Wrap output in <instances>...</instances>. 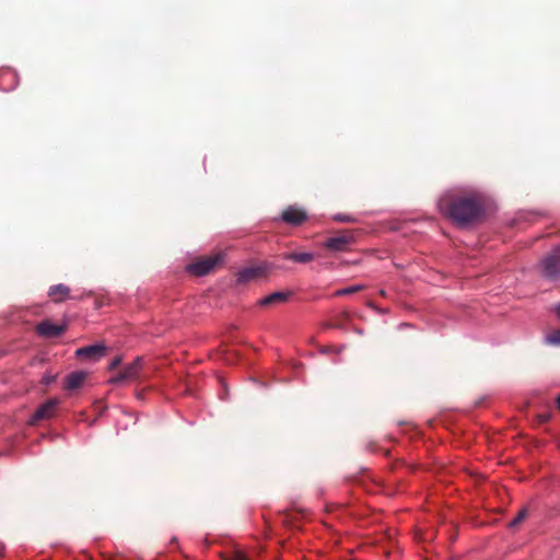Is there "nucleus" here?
<instances>
[{"mask_svg":"<svg viewBox=\"0 0 560 560\" xmlns=\"http://www.w3.org/2000/svg\"><path fill=\"white\" fill-rule=\"evenodd\" d=\"M436 206L458 228H467L487 215L493 206V198L485 188L457 185L446 189L438 198Z\"/></svg>","mask_w":560,"mask_h":560,"instance_id":"1","label":"nucleus"},{"mask_svg":"<svg viewBox=\"0 0 560 560\" xmlns=\"http://www.w3.org/2000/svg\"><path fill=\"white\" fill-rule=\"evenodd\" d=\"M540 269L544 278L558 281L560 279V255L553 249L551 254L541 259Z\"/></svg>","mask_w":560,"mask_h":560,"instance_id":"2","label":"nucleus"},{"mask_svg":"<svg viewBox=\"0 0 560 560\" xmlns=\"http://www.w3.org/2000/svg\"><path fill=\"white\" fill-rule=\"evenodd\" d=\"M219 261H220L219 256L208 257V258L188 264L185 267V270L188 273H191V275H195L198 277H202V276L210 273L214 269V267L219 264Z\"/></svg>","mask_w":560,"mask_h":560,"instance_id":"3","label":"nucleus"},{"mask_svg":"<svg viewBox=\"0 0 560 560\" xmlns=\"http://www.w3.org/2000/svg\"><path fill=\"white\" fill-rule=\"evenodd\" d=\"M307 218V212L296 206H289L280 217L283 222L294 226L301 225Z\"/></svg>","mask_w":560,"mask_h":560,"instance_id":"4","label":"nucleus"},{"mask_svg":"<svg viewBox=\"0 0 560 560\" xmlns=\"http://www.w3.org/2000/svg\"><path fill=\"white\" fill-rule=\"evenodd\" d=\"M353 242L352 235H337L327 238L324 246L335 253H345Z\"/></svg>","mask_w":560,"mask_h":560,"instance_id":"5","label":"nucleus"},{"mask_svg":"<svg viewBox=\"0 0 560 560\" xmlns=\"http://www.w3.org/2000/svg\"><path fill=\"white\" fill-rule=\"evenodd\" d=\"M106 347L102 343L89 345L85 347L78 348L75 350L77 358H89L97 361L105 355Z\"/></svg>","mask_w":560,"mask_h":560,"instance_id":"6","label":"nucleus"},{"mask_svg":"<svg viewBox=\"0 0 560 560\" xmlns=\"http://www.w3.org/2000/svg\"><path fill=\"white\" fill-rule=\"evenodd\" d=\"M66 329V325H57L50 320H43L37 324L36 331L45 338H54L60 336Z\"/></svg>","mask_w":560,"mask_h":560,"instance_id":"7","label":"nucleus"},{"mask_svg":"<svg viewBox=\"0 0 560 560\" xmlns=\"http://www.w3.org/2000/svg\"><path fill=\"white\" fill-rule=\"evenodd\" d=\"M58 405V400L55 398L46 400L44 404L38 406L31 418V423H35L40 420L49 419L54 415V410Z\"/></svg>","mask_w":560,"mask_h":560,"instance_id":"8","label":"nucleus"},{"mask_svg":"<svg viewBox=\"0 0 560 560\" xmlns=\"http://www.w3.org/2000/svg\"><path fill=\"white\" fill-rule=\"evenodd\" d=\"M18 73L9 68L0 69V91L9 92L18 86Z\"/></svg>","mask_w":560,"mask_h":560,"instance_id":"9","label":"nucleus"},{"mask_svg":"<svg viewBox=\"0 0 560 560\" xmlns=\"http://www.w3.org/2000/svg\"><path fill=\"white\" fill-rule=\"evenodd\" d=\"M265 268L266 267H258L257 265L242 268L237 271L235 281L237 284L248 283L254 279L258 278L259 276L264 275Z\"/></svg>","mask_w":560,"mask_h":560,"instance_id":"10","label":"nucleus"},{"mask_svg":"<svg viewBox=\"0 0 560 560\" xmlns=\"http://www.w3.org/2000/svg\"><path fill=\"white\" fill-rule=\"evenodd\" d=\"M48 295L52 298L55 303H61L66 300L73 299L70 294V288L63 283L49 287Z\"/></svg>","mask_w":560,"mask_h":560,"instance_id":"11","label":"nucleus"},{"mask_svg":"<svg viewBox=\"0 0 560 560\" xmlns=\"http://www.w3.org/2000/svg\"><path fill=\"white\" fill-rule=\"evenodd\" d=\"M143 368V358L137 357L131 363L124 368V371L129 380H137Z\"/></svg>","mask_w":560,"mask_h":560,"instance_id":"12","label":"nucleus"},{"mask_svg":"<svg viewBox=\"0 0 560 560\" xmlns=\"http://www.w3.org/2000/svg\"><path fill=\"white\" fill-rule=\"evenodd\" d=\"M85 376H86V372H84V371H74V372L69 373L66 376V388L68 390L77 389L78 387H80V385L84 381Z\"/></svg>","mask_w":560,"mask_h":560,"instance_id":"13","label":"nucleus"},{"mask_svg":"<svg viewBox=\"0 0 560 560\" xmlns=\"http://www.w3.org/2000/svg\"><path fill=\"white\" fill-rule=\"evenodd\" d=\"M282 258L285 260L293 261V262L307 264L314 259V254L311 252H304V253L292 252V253H284L282 255Z\"/></svg>","mask_w":560,"mask_h":560,"instance_id":"14","label":"nucleus"},{"mask_svg":"<svg viewBox=\"0 0 560 560\" xmlns=\"http://www.w3.org/2000/svg\"><path fill=\"white\" fill-rule=\"evenodd\" d=\"M289 295H290V292L276 291V292H272V293L264 296L259 301V304L261 306H267V305L273 304L276 302H283L289 298Z\"/></svg>","mask_w":560,"mask_h":560,"instance_id":"15","label":"nucleus"},{"mask_svg":"<svg viewBox=\"0 0 560 560\" xmlns=\"http://www.w3.org/2000/svg\"><path fill=\"white\" fill-rule=\"evenodd\" d=\"M544 341L546 345L560 347V330L548 334Z\"/></svg>","mask_w":560,"mask_h":560,"instance_id":"16","label":"nucleus"},{"mask_svg":"<svg viewBox=\"0 0 560 560\" xmlns=\"http://www.w3.org/2000/svg\"><path fill=\"white\" fill-rule=\"evenodd\" d=\"M332 220L340 223L357 222V218L351 214L336 213L332 215Z\"/></svg>","mask_w":560,"mask_h":560,"instance_id":"17","label":"nucleus"},{"mask_svg":"<svg viewBox=\"0 0 560 560\" xmlns=\"http://www.w3.org/2000/svg\"><path fill=\"white\" fill-rule=\"evenodd\" d=\"M363 287L360 285V284H355V285H350V287H347V288H343V289H339L336 291V295L337 296H341V295H348V294H352L359 290H361Z\"/></svg>","mask_w":560,"mask_h":560,"instance_id":"18","label":"nucleus"},{"mask_svg":"<svg viewBox=\"0 0 560 560\" xmlns=\"http://www.w3.org/2000/svg\"><path fill=\"white\" fill-rule=\"evenodd\" d=\"M526 514H527L526 509H522L518 512V514L510 522L509 526L510 527L517 526L525 518Z\"/></svg>","mask_w":560,"mask_h":560,"instance_id":"19","label":"nucleus"},{"mask_svg":"<svg viewBox=\"0 0 560 560\" xmlns=\"http://www.w3.org/2000/svg\"><path fill=\"white\" fill-rule=\"evenodd\" d=\"M230 560H253L249 555H247L243 550H236L233 552V555L230 557Z\"/></svg>","mask_w":560,"mask_h":560,"instance_id":"20","label":"nucleus"},{"mask_svg":"<svg viewBox=\"0 0 560 560\" xmlns=\"http://www.w3.org/2000/svg\"><path fill=\"white\" fill-rule=\"evenodd\" d=\"M126 381H129V378L127 377L125 371L122 370L120 373H118L117 375H115L114 377H112L109 380V383L110 384H120V383H124Z\"/></svg>","mask_w":560,"mask_h":560,"instance_id":"21","label":"nucleus"},{"mask_svg":"<svg viewBox=\"0 0 560 560\" xmlns=\"http://www.w3.org/2000/svg\"><path fill=\"white\" fill-rule=\"evenodd\" d=\"M56 375L51 373H45L42 377V383L46 386L51 385L56 381Z\"/></svg>","mask_w":560,"mask_h":560,"instance_id":"22","label":"nucleus"},{"mask_svg":"<svg viewBox=\"0 0 560 560\" xmlns=\"http://www.w3.org/2000/svg\"><path fill=\"white\" fill-rule=\"evenodd\" d=\"M121 362H122V358H121L120 355L115 357V358L110 361V363H109V365H108V369H109V370H114V369H116L117 366H119V365L121 364Z\"/></svg>","mask_w":560,"mask_h":560,"instance_id":"23","label":"nucleus"},{"mask_svg":"<svg viewBox=\"0 0 560 560\" xmlns=\"http://www.w3.org/2000/svg\"><path fill=\"white\" fill-rule=\"evenodd\" d=\"M257 266H258V267H266V268L264 269V273H265V272H267L268 270H271V269L276 268V265H275V264H272V262H267V261H264V262H261V264H259V265H257Z\"/></svg>","mask_w":560,"mask_h":560,"instance_id":"24","label":"nucleus"},{"mask_svg":"<svg viewBox=\"0 0 560 560\" xmlns=\"http://www.w3.org/2000/svg\"><path fill=\"white\" fill-rule=\"evenodd\" d=\"M368 306L373 308V310H375V311H377L378 313H385V310L376 307V305L373 302H369Z\"/></svg>","mask_w":560,"mask_h":560,"instance_id":"25","label":"nucleus"},{"mask_svg":"<svg viewBox=\"0 0 560 560\" xmlns=\"http://www.w3.org/2000/svg\"><path fill=\"white\" fill-rule=\"evenodd\" d=\"M553 310H555L556 314L558 315V317H560V302L555 305Z\"/></svg>","mask_w":560,"mask_h":560,"instance_id":"26","label":"nucleus"},{"mask_svg":"<svg viewBox=\"0 0 560 560\" xmlns=\"http://www.w3.org/2000/svg\"><path fill=\"white\" fill-rule=\"evenodd\" d=\"M345 348H346V346H345V345H341L340 347H338V348L334 349V352H336V353H340L341 351H343V349H345Z\"/></svg>","mask_w":560,"mask_h":560,"instance_id":"27","label":"nucleus"},{"mask_svg":"<svg viewBox=\"0 0 560 560\" xmlns=\"http://www.w3.org/2000/svg\"><path fill=\"white\" fill-rule=\"evenodd\" d=\"M322 353H330L334 352V348H324L320 350Z\"/></svg>","mask_w":560,"mask_h":560,"instance_id":"28","label":"nucleus"},{"mask_svg":"<svg viewBox=\"0 0 560 560\" xmlns=\"http://www.w3.org/2000/svg\"><path fill=\"white\" fill-rule=\"evenodd\" d=\"M353 331H354L355 334L360 335V336L364 334V330H363L362 328H358V327H357V328H354V329H353Z\"/></svg>","mask_w":560,"mask_h":560,"instance_id":"29","label":"nucleus"},{"mask_svg":"<svg viewBox=\"0 0 560 560\" xmlns=\"http://www.w3.org/2000/svg\"><path fill=\"white\" fill-rule=\"evenodd\" d=\"M409 326H410L409 324L404 323V324H400V325H399V328H402V327H404V328H407V327H409Z\"/></svg>","mask_w":560,"mask_h":560,"instance_id":"30","label":"nucleus"},{"mask_svg":"<svg viewBox=\"0 0 560 560\" xmlns=\"http://www.w3.org/2000/svg\"><path fill=\"white\" fill-rule=\"evenodd\" d=\"M555 252L560 255V245L555 247Z\"/></svg>","mask_w":560,"mask_h":560,"instance_id":"31","label":"nucleus"},{"mask_svg":"<svg viewBox=\"0 0 560 560\" xmlns=\"http://www.w3.org/2000/svg\"><path fill=\"white\" fill-rule=\"evenodd\" d=\"M557 407H558V408H559V410H560V395H559V396H558V398H557Z\"/></svg>","mask_w":560,"mask_h":560,"instance_id":"32","label":"nucleus"},{"mask_svg":"<svg viewBox=\"0 0 560 560\" xmlns=\"http://www.w3.org/2000/svg\"><path fill=\"white\" fill-rule=\"evenodd\" d=\"M380 293H381L382 295H385V291H384V290H381V291H380Z\"/></svg>","mask_w":560,"mask_h":560,"instance_id":"33","label":"nucleus"}]
</instances>
